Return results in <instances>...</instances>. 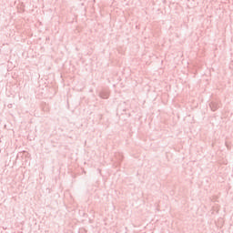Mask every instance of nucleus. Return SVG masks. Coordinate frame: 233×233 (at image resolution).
I'll return each instance as SVG.
<instances>
[{"label":"nucleus","mask_w":233,"mask_h":233,"mask_svg":"<svg viewBox=\"0 0 233 233\" xmlns=\"http://www.w3.org/2000/svg\"><path fill=\"white\" fill-rule=\"evenodd\" d=\"M209 106H210L212 112H216V110H218V108H219V103H218V102H211L209 104Z\"/></svg>","instance_id":"nucleus-1"},{"label":"nucleus","mask_w":233,"mask_h":233,"mask_svg":"<svg viewBox=\"0 0 233 233\" xmlns=\"http://www.w3.org/2000/svg\"><path fill=\"white\" fill-rule=\"evenodd\" d=\"M110 96V93L108 91H102L100 92L99 94V96L102 98V99H108Z\"/></svg>","instance_id":"nucleus-2"}]
</instances>
